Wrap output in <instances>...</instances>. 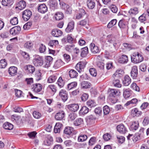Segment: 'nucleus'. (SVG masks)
Returning a JSON list of instances; mask_svg holds the SVG:
<instances>
[{
    "label": "nucleus",
    "instance_id": "1",
    "mask_svg": "<svg viewBox=\"0 0 149 149\" xmlns=\"http://www.w3.org/2000/svg\"><path fill=\"white\" fill-rule=\"evenodd\" d=\"M107 42L113 45V47L112 49H109L110 52L111 53L114 52L116 50V46L117 44L116 38L112 35H109L107 37Z\"/></svg>",
    "mask_w": 149,
    "mask_h": 149
},
{
    "label": "nucleus",
    "instance_id": "2",
    "mask_svg": "<svg viewBox=\"0 0 149 149\" xmlns=\"http://www.w3.org/2000/svg\"><path fill=\"white\" fill-rule=\"evenodd\" d=\"M120 93V92L117 90L114 89L111 90L109 97L112 103H115L117 102V99L116 97Z\"/></svg>",
    "mask_w": 149,
    "mask_h": 149
},
{
    "label": "nucleus",
    "instance_id": "3",
    "mask_svg": "<svg viewBox=\"0 0 149 149\" xmlns=\"http://www.w3.org/2000/svg\"><path fill=\"white\" fill-rule=\"evenodd\" d=\"M131 59L132 62L135 63H137L142 61L143 59L142 56L138 52L133 54L132 56H131Z\"/></svg>",
    "mask_w": 149,
    "mask_h": 149
},
{
    "label": "nucleus",
    "instance_id": "4",
    "mask_svg": "<svg viewBox=\"0 0 149 149\" xmlns=\"http://www.w3.org/2000/svg\"><path fill=\"white\" fill-rule=\"evenodd\" d=\"M60 5L61 8L63 9L67 14H70L72 12V9L69 5L63 2L62 0H59Z\"/></svg>",
    "mask_w": 149,
    "mask_h": 149
},
{
    "label": "nucleus",
    "instance_id": "5",
    "mask_svg": "<svg viewBox=\"0 0 149 149\" xmlns=\"http://www.w3.org/2000/svg\"><path fill=\"white\" fill-rule=\"evenodd\" d=\"M31 11L29 10H26L23 12L22 17L24 21H28L31 17L32 15Z\"/></svg>",
    "mask_w": 149,
    "mask_h": 149
},
{
    "label": "nucleus",
    "instance_id": "6",
    "mask_svg": "<svg viewBox=\"0 0 149 149\" xmlns=\"http://www.w3.org/2000/svg\"><path fill=\"white\" fill-rule=\"evenodd\" d=\"M86 64V62L85 61H81L77 64L75 68L77 70L80 72L83 70Z\"/></svg>",
    "mask_w": 149,
    "mask_h": 149
},
{
    "label": "nucleus",
    "instance_id": "7",
    "mask_svg": "<svg viewBox=\"0 0 149 149\" xmlns=\"http://www.w3.org/2000/svg\"><path fill=\"white\" fill-rule=\"evenodd\" d=\"M33 63L35 66H41L43 64L42 58L39 56L36 57L33 60Z\"/></svg>",
    "mask_w": 149,
    "mask_h": 149
},
{
    "label": "nucleus",
    "instance_id": "8",
    "mask_svg": "<svg viewBox=\"0 0 149 149\" xmlns=\"http://www.w3.org/2000/svg\"><path fill=\"white\" fill-rule=\"evenodd\" d=\"M42 86L40 84H33L32 86V91L36 93L40 92L42 90Z\"/></svg>",
    "mask_w": 149,
    "mask_h": 149
},
{
    "label": "nucleus",
    "instance_id": "9",
    "mask_svg": "<svg viewBox=\"0 0 149 149\" xmlns=\"http://www.w3.org/2000/svg\"><path fill=\"white\" fill-rule=\"evenodd\" d=\"M59 95L64 102L67 100L68 99V93L65 90L63 89L61 90L59 92Z\"/></svg>",
    "mask_w": 149,
    "mask_h": 149
},
{
    "label": "nucleus",
    "instance_id": "10",
    "mask_svg": "<svg viewBox=\"0 0 149 149\" xmlns=\"http://www.w3.org/2000/svg\"><path fill=\"white\" fill-rule=\"evenodd\" d=\"M21 28L19 26H15L11 29L9 32L11 35L13 36L18 34L20 31Z\"/></svg>",
    "mask_w": 149,
    "mask_h": 149
},
{
    "label": "nucleus",
    "instance_id": "11",
    "mask_svg": "<svg viewBox=\"0 0 149 149\" xmlns=\"http://www.w3.org/2000/svg\"><path fill=\"white\" fill-rule=\"evenodd\" d=\"M137 67V66H133L131 72V77L133 79H136L138 76Z\"/></svg>",
    "mask_w": 149,
    "mask_h": 149
},
{
    "label": "nucleus",
    "instance_id": "12",
    "mask_svg": "<svg viewBox=\"0 0 149 149\" xmlns=\"http://www.w3.org/2000/svg\"><path fill=\"white\" fill-rule=\"evenodd\" d=\"M117 128L118 131L122 134H124L127 132V129L123 124L118 125Z\"/></svg>",
    "mask_w": 149,
    "mask_h": 149
},
{
    "label": "nucleus",
    "instance_id": "13",
    "mask_svg": "<svg viewBox=\"0 0 149 149\" xmlns=\"http://www.w3.org/2000/svg\"><path fill=\"white\" fill-rule=\"evenodd\" d=\"M74 130V129L72 127H65L63 132L64 134L70 136L72 135Z\"/></svg>",
    "mask_w": 149,
    "mask_h": 149
},
{
    "label": "nucleus",
    "instance_id": "14",
    "mask_svg": "<svg viewBox=\"0 0 149 149\" xmlns=\"http://www.w3.org/2000/svg\"><path fill=\"white\" fill-rule=\"evenodd\" d=\"M68 108L71 111L75 112L79 109V106L77 104H71L68 105Z\"/></svg>",
    "mask_w": 149,
    "mask_h": 149
},
{
    "label": "nucleus",
    "instance_id": "15",
    "mask_svg": "<svg viewBox=\"0 0 149 149\" xmlns=\"http://www.w3.org/2000/svg\"><path fill=\"white\" fill-rule=\"evenodd\" d=\"M65 113L63 111H60L56 114L55 118L56 120H61L65 116Z\"/></svg>",
    "mask_w": 149,
    "mask_h": 149
},
{
    "label": "nucleus",
    "instance_id": "16",
    "mask_svg": "<svg viewBox=\"0 0 149 149\" xmlns=\"http://www.w3.org/2000/svg\"><path fill=\"white\" fill-rule=\"evenodd\" d=\"M38 8L39 12L43 13H45L47 10V7L44 3L39 5Z\"/></svg>",
    "mask_w": 149,
    "mask_h": 149
},
{
    "label": "nucleus",
    "instance_id": "17",
    "mask_svg": "<svg viewBox=\"0 0 149 149\" xmlns=\"http://www.w3.org/2000/svg\"><path fill=\"white\" fill-rule=\"evenodd\" d=\"M131 82V79L129 76L126 75L123 78V83L125 86H128Z\"/></svg>",
    "mask_w": 149,
    "mask_h": 149
},
{
    "label": "nucleus",
    "instance_id": "18",
    "mask_svg": "<svg viewBox=\"0 0 149 149\" xmlns=\"http://www.w3.org/2000/svg\"><path fill=\"white\" fill-rule=\"evenodd\" d=\"M74 22L73 21L70 22L68 23L67 26L65 29L66 31L68 33L71 32L74 28Z\"/></svg>",
    "mask_w": 149,
    "mask_h": 149
},
{
    "label": "nucleus",
    "instance_id": "19",
    "mask_svg": "<svg viewBox=\"0 0 149 149\" xmlns=\"http://www.w3.org/2000/svg\"><path fill=\"white\" fill-rule=\"evenodd\" d=\"M17 68L15 66L10 67L9 69L8 73L11 76L16 75L17 73Z\"/></svg>",
    "mask_w": 149,
    "mask_h": 149
},
{
    "label": "nucleus",
    "instance_id": "20",
    "mask_svg": "<svg viewBox=\"0 0 149 149\" xmlns=\"http://www.w3.org/2000/svg\"><path fill=\"white\" fill-rule=\"evenodd\" d=\"M62 34V31L58 29H54L52 32V35L56 37H58L61 36Z\"/></svg>",
    "mask_w": 149,
    "mask_h": 149
},
{
    "label": "nucleus",
    "instance_id": "21",
    "mask_svg": "<svg viewBox=\"0 0 149 149\" xmlns=\"http://www.w3.org/2000/svg\"><path fill=\"white\" fill-rule=\"evenodd\" d=\"M63 126V125L59 123H56L54 126V131L55 133H59L61 129Z\"/></svg>",
    "mask_w": 149,
    "mask_h": 149
},
{
    "label": "nucleus",
    "instance_id": "22",
    "mask_svg": "<svg viewBox=\"0 0 149 149\" xmlns=\"http://www.w3.org/2000/svg\"><path fill=\"white\" fill-rule=\"evenodd\" d=\"M131 113V115L133 117H138L142 113V112L141 111H139L138 109L136 108L132 109Z\"/></svg>",
    "mask_w": 149,
    "mask_h": 149
},
{
    "label": "nucleus",
    "instance_id": "23",
    "mask_svg": "<svg viewBox=\"0 0 149 149\" xmlns=\"http://www.w3.org/2000/svg\"><path fill=\"white\" fill-rule=\"evenodd\" d=\"M26 5L25 2L24 1H21L17 4L16 8H18L20 10H22L26 6Z\"/></svg>",
    "mask_w": 149,
    "mask_h": 149
},
{
    "label": "nucleus",
    "instance_id": "24",
    "mask_svg": "<svg viewBox=\"0 0 149 149\" xmlns=\"http://www.w3.org/2000/svg\"><path fill=\"white\" fill-rule=\"evenodd\" d=\"M64 65V62L61 59H59L55 62L53 67L55 69H57L63 66Z\"/></svg>",
    "mask_w": 149,
    "mask_h": 149
},
{
    "label": "nucleus",
    "instance_id": "25",
    "mask_svg": "<svg viewBox=\"0 0 149 149\" xmlns=\"http://www.w3.org/2000/svg\"><path fill=\"white\" fill-rule=\"evenodd\" d=\"M79 11L80 13L76 15L75 18L77 19H80L83 17L86 14L85 11L83 9H80Z\"/></svg>",
    "mask_w": 149,
    "mask_h": 149
},
{
    "label": "nucleus",
    "instance_id": "26",
    "mask_svg": "<svg viewBox=\"0 0 149 149\" xmlns=\"http://www.w3.org/2000/svg\"><path fill=\"white\" fill-rule=\"evenodd\" d=\"M24 68L25 70L27 71L29 73L32 74L35 70V67L31 65H26L24 66Z\"/></svg>",
    "mask_w": 149,
    "mask_h": 149
},
{
    "label": "nucleus",
    "instance_id": "27",
    "mask_svg": "<svg viewBox=\"0 0 149 149\" xmlns=\"http://www.w3.org/2000/svg\"><path fill=\"white\" fill-rule=\"evenodd\" d=\"M62 40L65 42H66L67 40L68 42L72 43L74 41V39L72 37V34H70L67 35L66 38H64L62 39Z\"/></svg>",
    "mask_w": 149,
    "mask_h": 149
},
{
    "label": "nucleus",
    "instance_id": "28",
    "mask_svg": "<svg viewBox=\"0 0 149 149\" xmlns=\"http://www.w3.org/2000/svg\"><path fill=\"white\" fill-rule=\"evenodd\" d=\"M139 126V123L138 122H132V124L130 126V130L133 131H134L138 128Z\"/></svg>",
    "mask_w": 149,
    "mask_h": 149
},
{
    "label": "nucleus",
    "instance_id": "29",
    "mask_svg": "<svg viewBox=\"0 0 149 149\" xmlns=\"http://www.w3.org/2000/svg\"><path fill=\"white\" fill-rule=\"evenodd\" d=\"M128 13L132 16L135 15L139 13L138 8L136 7L131 8L129 11Z\"/></svg>",
    "mask_w": 149,
    "mask_h": 149
},
{
    "label": "nucleus",
    "instance_id": "30",
    "mask_svg": "<svg viewBox=\"0 0 149 149\" xmlns=\"http://www.w3.org/2000/svg\"><path fill=\"white\" fill-rule=\"evenodd\" d=\"M89 109L86 107L83 106L79 111V113L80 115H84L87 113Z\"/></svg>",
    "mask_w": 149,
    "mask_h": 149
},
{
    "label": "nucleus",
    "instance_id": "31",
    "mask_svg": "<svg viewBox=\"0 0 149 149\" xmlns=\"http://www.w3.org/2000/svg\"><path fill=\"white\" fill-rule=\"evenodd\" d=\"M92 84L87 81H83L81 83V86L83 88H90Z\"/></svg>",
    "mask_w": 149,
    "mask_h": 149
},
{
    "label": "nucleus",
    "instance_id": "32",
    "mask_svg": "<svg viewBox=\"0 0 149 149\" xmlns=\"http://www.w3.org/2000/svg\"><path fill=\"white\" fill-rule=\"evenodd\" d=\"M123 91V96L126 99L130 96L131 91L129 89H124Z\"/></svg>",
    "mask_w": 149,
    "mask_h": 149
},
{
    "label": "nucleus",
    "instance_id": "33",
    "mask_svg": "<svg viewBox=\"0 0 149 149\" xmlns=\"http://www.w3.org/2000/svg\"><path fill=\"white\" fill-rule=\"evenodd\" d=\"M3 127L6 130H11L13 127V125L8 122H6L3 125Z\"/></svg>",
    "mask_w": 149,
    "mask_h": 149
},
{
    "label": "nucleus",
    "instance_id": "34",
    "mask_svg": "<svg viewBox=\"0 0 149 149\" xmlns=\"http://www.w3.org/2000/svg\"><path fill=\"white\" fill-rule=\"evenodd\" d=\"M2 4L4 6H9L13 3V0H2Z\"/></svg>",
    "mask_w": 149,
    "mask_h": 149
},
{
    "label": "nucleus",
    "instance_id": "35",
    "mask_svg": "<svg viewBox=\"0 0 149 149\" xmlns=\"http://www.w3.org/2000/svg\"><path fill=\"white\" fill-rule=\"evenodd\" d=\"M148 17L147 14L145 12L139 17V20L140 22H143L147 20Z\"/></svg>",
    "mask_w": 149,
    "mask_h": 149
},
{
    "label": "nucleus",
    "instance_id": "36",
    "mask_svg": "<svg viewBox=\"0 0 149 149\" xmlns=\"http://www.w3.org/2000/svg\"><path fill=\"white\" fill-rule=\"evenodd\" d=\"M119 61V62L121 63H126L128 61L127 56L125 55H123L120 58Z\"/></svg>",
    "mask_w": 149,
    "mask_h": 149
},
{
    "label": "nucleus",
    "instance_id": "37",
    "mask_svg": "<svg viewBox=\"0 0 149 149\" xmlns=\"http://www.w3.org/2000/svg\"><path fill=\"white\" fill-rule=\"evenodd\" d=\"M69 75L71 78H74L78 76V73L75 70L72 69L69 72Z\"/></svg>",
    "mask_w": 149,
    "mask_h": 149
},
{
    "label": "nucleus",
    "instance_id": "38",
    "mask_svg": "<svg viewBox=\"0 0 149 149\" xmlns=\"http://www.w3.org/2000/svg\"><path fill=\"white\" fill-rule=\"evenodd\" d=\"M47 89L49 91L52 92L54 94L57 91L56 86L53 84L49 85Z\"/></svg>",
    "mask_w": 149,
    "mask_h": 149
},
{
    "label": "nucleus",
    "instance_id": "39",
    "mask_svg": "<svg viewBox=\"0 0 149 149\" xmlns=\"http://www.w3.org/2000/svg\"><path fill=\"white\" fill-rule=\"evenodd\" d=\"M57 78V76L54 74L51 75L48 78L47 82L49 83H53L56 81Z\"/></svg>",
    "mask_w": 149,
    "mask_h": 149
},
{
    "label": "nucleus",
    "instance_id": "40",
    "mask_svg": "<svg viewBox=\"0 0 149 149\" xmlns=\"http://www.w3.org/2000/svg\"><path fill=\"white\" fill-rule=\"evenodd\" d=\"M88 49L87 47H85L81 49V56L83 57H85L88 53Z\"/></svg>",
    "mask_w": 149,
    "mask_h": 149
},
{
    "label": "nucleus",
    "instance_id": "41",
    "mask_svg": "<svg viewBox=\"0 0 149 149\" xmlns=\"http://www.w3.org/2000/svg\"><path fill=\"white\" fill-rule=\"evenodd\" d=\"M87 139V135L85 134H80L78 137L79 142H83L86 141Z\"/></svg>",
    "mask_w": 149,
    "mask_h": 149
},
{
    "label": "nucleus",
    "instance_id": "42",
    "mask_svg": "<svg viewBox=\"0 0 149 149\" xmlns=\"http://www.w3.org/2000/svg\"><path fill=\"white\" fill-rule=\"evenodd\" d=\"M57 84L58 86L60 88L62 87L64 85L65 81L62 79V77H60L58 79L57 82Z\"/></svg>",
    "mask_w": 149,
    "mask_h": 149
},
{
    "label": "nucleus",
    "instance_id": "43",
    "mask_svg": "<svg viewBox=\"0 0 149 149\" xmlns=\"http://www.w3.org/2000/svg\"><path fill=\"white\" fill-rule=\"evenodd\" d=\"M77 85V83L76 82H72L69 84L67 86V89L70 90L72 88L75 87Z\"/></svg>",
    "mask_w": 149,
    "mask_h": 149
},
{
    "label": "nucleus",
    "instance_id": "44",
    "mask_svg": "<svg viewBox=\"0 0 149 149\" xmlns=\"http://www.w3.org/2000/svg\"><path fill=\"white\" fill-rule=\"evenodd\" d=\"M7 65V61L5 59H2L0 61V68H5Z\"/></svg>",
    "mask_w": 149,
    "mask_h": 149
},
{
    "label": "nucleus",
    "instance_id": "45",
    "mask_svg": "<svg viewBox=\"0 0 149 149\" xmlns=\"http://www.w3.org/2000/svg\"><path fill=\"white\" fill-rule=\"evenodd\" d=\"M113 84L116 87H120L121 86V84L120 83V81L119 79L114 78L113 81Z\"/></svg>",
    "mask_w": 149,
    "mask_h": 149
},
{
    "label": "nucleus",
    "instance_id": "46",
    "mask_svg": "<svg viewBox=\"0 0 149 149\" xmlns=\"http://www.w3.org/2000/svg\"><path fill=\"white\" fill-rule=\"evenodd\" d=\"M142 136L141 135V134L139 133H136L133 137V138H132L134 142H136L138 140H140L141 139V136Z\"/></svg>",
    "mask_w": 149,
    "mask_h": 149
},
{
    "label": "nucleus",
    "instance_id": "47",
    "mask_svg": "<svg viewBox=\"0 0 149 149\" xmlns=\"http://www.w3.org/2000/svg\"><path fill=\"white\" fill-rule=\"evenodd\" d=\"M83 119L79 118L77 119L74 122V124L75 126H79L81 125L83 122Z\"/></svg>",
    "mask_w": 149,
    "mask_h": 149
},
{
    "label": "nucleus",
    "instance_id": "48",
    "mask_svg": "<svg viewBox=\"0 0 149 149\" xmlns=\"http://www.w3.org/2000/svg\"><path fill=\"white\" fill-rule=\"evenodd\" d=\"M74 45L73 44L67 45L66 46L65 48L66 50L68 51L69 52H71L74 49Z\"/></svg>",
    "mask_w": 149,
    "mask_h": 149
},
{
    "label": "nucleus",
    "instance_id": "49",
    "mask_svg": "<svg viewBox=\"0 0 149 149\" xmlns=\"http://www.w3.org/2000/svg\"><path fill=\"white\" fill-rule=\"evenodd\" d=\"M55 17L56 20H60L63 19V14L61 13H57L55 14Z\"/></svg>",
    "mask_w": 149,
    "mask_h": 149
},
{
    "label": "nucleus",
    "instance_id": "50",
    "mask_svg": "<svg viewBox=\"0 0 149 149\" xmlns=\"http://www.w3.org/2000/svg\"><path fill=\"white\" fill-rule=\"evenodd\" d=\"M117 22V20L116 19L112 20L107 25V27L110 28L115 25Z\"/></svg>",
    "mask_w": 149,
    "mask_h": 149
},
{
    "label": "nucleus",
    "instance_id": "51",
    "mask_svg": "<svg viewBox=\"0 0 149 149\" xmlns=\"http://www.w3.org/2000/svg\"><path fill=\"white\" fill-rule=\"evenodd\" d=\"M10 22L13 25L17 24L18 23L17 18L16 17L11 18L10 20Z\"/></svg>",
    "mask_w": 149,
    "mask_h": 149
},
{
    "label": "nucleus",
    "instance_id": "52",
    "mask_svg": "<svg viewBox=\"0 0 149 149\" xmlns=\"http://www.w3.org/2000/svg\"><path fill=\"white\" fill-rule=\"evenodd\" d=\"M42 74L40 71L37 72L35 75L36 79L37 81H38L42 79Z\"/></svg>",
    "mask_w": 149,
    "mask_h": 149
},
{
    "label": "nucleus",
    "instance_id": "53",
    "mask_svg": "<svg viewBox=\"0 0 149 149\" xmlns=\"http://www.w3.org/2000/svg\"><path fill=\"white\" fill-rule=\"evenodd\" d=\"M33 117L36 119L39 118L42 115L39 112L35 111L33 113Z\"/></svg>",
    "mask_w": 149,
    "mask_h": 149
},
{
    "label": "nucleus",
    "instance_id": "54",
    "mask_svg": "<svg viewBox=\"0 0 149 149\" xmlns=\"http://www.w3.org/2000/svg\"><path fill=\"white\" fill-rule=\"evenodd\" d=\"M77 115L75 113H70L68 116V118L71 120H73L77 117Z\"/></svg>",
    "mask_w": 149,
    "mask_h": 149
},
{
    "label": "nucleus",
    "instance_id": "55",
    "mask_svg": "<svg viewBox=\"0 0 149 149\" xmlns=\"http://www.w3.org/2000/svg\"><path fill=\"white\" fill-rule=\"evenodd\" d=\"M131 88H132L133 89L137 91H139L140 90V88L136 85V84L135 83H133L131 86Z\"/></svg>",
    "mask_w": 149,
    "mask_h": 149
},
{
    "label": "nucleus",
    "instance_id": "56",
    "mask_svg": "<svg viewBox=\"0 0 149 149\" xmlns=\"http://www.w3.org/2000/svg\"><path fill=\"white\" fill-rule=\"evenodd\" d=\"M111 138V136L109 133H107L103 135V138L105 141H107Z\"/></svg>",
    "mask_w": 149,
    "mask_h": 149
},
{
    "label": "nucleus",
    "instance_id": "57",
    "mask_svg": "<svg viewBox=\"0 0 149 149\" xmlns=\"http://www.w3.org/2000/svg\"><path fill=\"white\" fill-rule=\"evenodd\" d=\"M103 113L104 115L108 114L110 111L109 107L106 105L103 107Z\"/></svg>",
    "mask_w": 149,
    "mask_h": 149
},
{
    "label": "nucleus",
    "instance_id": "58",
    "mask_svg": "<svg viewBox=\"0 0 149 149\" xmlns=\"http://www.w3.org/2000/svg\"><path fill=\"white\" fill-rule=\"evenodd\" d=\"M120 28H125L126 25L124 22V21L123 19L120 20L118 24Z\"/></svg>",
    "mask_w": 149,
    "mask_h": 149
},
{
    "label": "nucleus",
    "instance_id": "59",
    "mask_svg": "<svg viewBox=\"0 0 149 149\" xmlns=\"http://www.w3.org/2000/svg\"><path fill=\"white\" fill-rule=\"evenodd\" d=\"M117 139L118 142L120 143H123L125 140V139L124 136H117Z\"/></svg>",
    "mask_w": 149,
    "mask_h": 149
},
{
    "label": "nucleus",
    "instance_id": "60",
    "mask_svg": "<svg viewBox=\"0 0 149 149\" xmlns=\"http://www.w3.org/2000/svg\"><path fill=\"white\" fill-rule=\"evenodd\" d=\"M88 95L87 94L84 93L81 97V99L82 101H85L88 99Z\"/></svg>",
    "mask_w": 149,
    "mask_h": 149
},
{
    "label": "nucleus",
    "instance_id": "61",
    "mask_svg": "<svg viewBox=\"0 0 149 149\" xmlns=\"http://www.w3.org/2000/svg\"><path fill=\"white\" fill-rule=\"evenodd\" d=\"M97 65L101 69H103L104 68V64L101 61H99L97 62Z\"/></svg>",
    "mask_w": 149,
    "mask_h": 149
},
{
    "label": "nucleus",
    "instance_id": "62",
    "mask_svg": "<svg viewBox=\"0 0 149 149\" xmlns=\"http://www.w3.org/2000/svg\"><path fill=\"white\" fill-rule=\"evenodd\" d=\"M37 134L36 132L33 131L31 132H29L27 134V135L30 138L33 139L35 137Z\"/></svg>",
    "mask_w": 149,
    "mask_h": 149
},
{
    "label": "nucleus",
    "instance_id": "63",
    "mask_svg": "<svg viewBox=\"0 0 149 149\" xmlns=\"http://www.w3.org/2000/svg\"><path fill=\"white\" fill-rule=\"evenodd\" d=\"M46 48L45 45L41 44L39 48V52L41 53L44 52L46 50Z\"/></svg>",
    "mask_w": 149,
    "mask_h": 149
},
{
    "label": "nucleus",
    "instance_id": "64",
    "mask_svg": "<svg viewBox=\"0 0 149 149\" xmlns=\"http://www.w3.org/2000/svg\"><path fill=\"white\" fill-rule=\"evenodd\" d=\"M110 8L111 11L113 13H116L118 9L116 6L114 5H112L110 6Z\"/></svg>",
    "mask_w": 149,
    "mask_h": 149
}]
</instances>
